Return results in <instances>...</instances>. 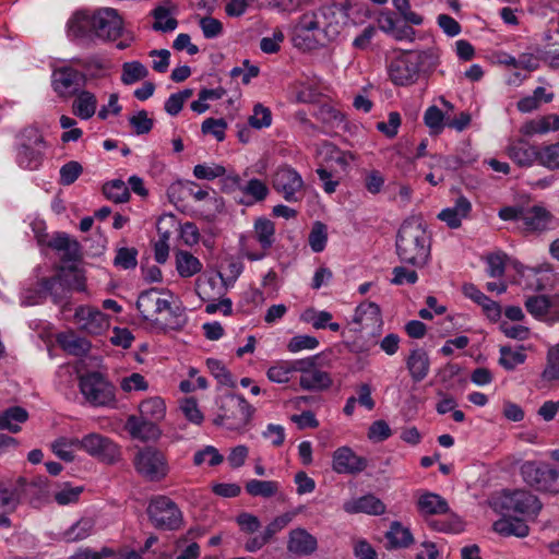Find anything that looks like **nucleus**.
Listing matches in <instances>:
<instances>
[{
  "instance_id": "f257e3e1",
  "label": "nucleus",
  "mask_w": 559,
  "mask_h": 559,
  "mask_svg": "<svg viewBox=\"0 0 559 559\" xmlns=\"http://www.w3.org/2000/svg\"><path fill=\"white\" fill-rule=\"evenodd\" d=\"M348 21V13L336 4H326L302 13L295 26L297 38L308 48L324 47L334 41Z\"/></svg>"
},
{
  "instance_id": "f03ea898",
  "label": "nucleus",
  "mask_w": 559,
  "mask_h": 559,
  "mask_svg": "<svg viewBox=\"0 0 559 559\" xmlns=\"http://www.w3.org/2000/svg\"><path fill=\"white\" fill-rule=\"evenodd\" d=\"M395 247L402 263L416 267L426 265L430 257V237L424 224L416 218L404 221L399 228Z\"/></svg>"
},
{
  "instance_id": "7ed1b4c3",
  "label": "nucleus",
  "mask_w": 559,
  "mask_h": 559,
  "mask_svg": "<svg viewBox=\"0 0 559 559\" xmlns=\"http://www.w3.org/2000/svg\"><path fill=\"white\" fill-rule=\"evenodd\" d=\"M157 288L142 292L136 300V308L145 321L153 322L163 330H180L187 323V316L180 307H171L168 298L162 297Z\"/></svg>"
},
{
  "instance_id": "20e7f679",
  "label": "nucleus",
  "mask_w": 559,
  "mask_h": 559,
  "mask_svg": "<svg viewBox=\"0 0 559 559\" xmlns=\"http://www.w3.org/2000/svg\"><path fill=\"white\" fill-rule=\"evenodd\" d=\"M275 242V224L266 217H258L253 223L252 236L241 235L239 252L247 260H263Z\"/></svg>"
},
{
  "instance_id": "39448f33",
  "label": "nucleus",
  "mask_w": 559,
  "mask_h": 559,
  "mask_svg": "<svg viewBox=\"0 0 559 559\" xmlns=\"http://www.w3.org/2000/svg\"><path fill=\"white\" fill-rule=\"evenodd\" d=\"M48 144L38 128L29 126L19 135L16 163L25 170H37L44 163Z\"/></svg>"
},
{
  "instance_id": "423d86ee",
  "label": "nucleus",
  "mask_w": 559,
  "mask_h": 559,
  "mask_svg": "<svg viewBox=\"0 0 559 559\" xmlns=\"http://www.w3.org/2000/svg\"><path fill=\"white\" fill-rule=\"evenodd\" d=\"M37 495L38 498L47 493L46 478L37 477L33 481H27L20 477L14 483H0V510L4 513H13L21 504L24 497Z\"/></svg>"
},
{
  "instance_id": "0eeeda50",
  "label": "nucleus",
  "mask_w": 559,
  "mask_h": 559,
  "mask_svg": "<svg viewBox=\"0 0 559 559\" xmlns=\"http://www.w3.org/2000/svg\"><path fill=\"white\" fill-rule=\"evenodd\" d=\"M221 413L215 417L216 426L239 429L248 425L254 413L252 405L240 394L228 393L222 397Z\"/></svg>"
},
{
  "instance_id": "6e6552de",
  "label": "nucleus",
  "mask_w": 559,
  "mask_h": 559,
  "mask_svg": "<svg viewBox=\"0 0 559 559\" xmlns=\"http://www.w3.org/2000/svg\"><path fill=\"white\" fill-rule=\"evenodd\" d=\"M426 58L424 51H406L391 59L388 73L392 83L400 86L416 83Z\"/></svg>"
},
{
  "instance_id": "1a4fd4ad",
  "label": "nucleus",
  "mask_w": 559,
  "mask_h": 559,
  "mask_svg": "<svg viewBox=\"0 0 559 559\" xmlns=\"http://www.w3.org/2000/svg\"><path fill=\"white\" fill-rule=\"evenodd\" d=\"M134 468L143 478L150 481H160L169 473L166 454L155 447L139 449L133 459Z\"/></svg>"
},
{
  "instance_id": "9d476101",
  "label": "nucleus",
  "mask_w": 559,
  "mask_h": 559,
  "mask_svg": "<svg viewBox=\"0 0 559 559\" xmlns=\"http://www.w3.org/2000/svg\"><path fill=\"white\" fill-rule=\"evenodd\" d=\"M147 514L158 530L176 531L182 524V513L178 506L166 496L154 497L147 507Z\"/></svg>"
},
{
  "instance_id": "9b49d317",
  "label": "nucleus",
  "mask_w": 559,
  "mask_h": 559,
  "mask_svg": "<svg viewBox=\"0 0 559 559\" xmlns=\"http://www.w3.org/2000/svg\"><path fill=\"white\" fill-rule=\"evenodd\" d=\"M80 391L94 406H107L115 402V386L97 371L80 377Z\"/></svg>"
},
{
  "instance_id": "f8f14e48",
  "label": "nucleus",
  "mask_w": 559,
  "mask_h": 559,
  "mask_svg": "<svg viewBox=\"0 0 559 559\" xmlns=\"http://www.w3.org/2000/svg\"><path fill=\"white\" fill-rule=\"evenodd\" d=\"M79 449L107 464L117 462L121 455L119 447L111 439L96 432L79 439Z\"/></svg>"
},
{
  "instance_id": "ddd939ff",
  "label": "nucleus",
  "mask_w": 559,
  "mask_h": 559,
  "mask_svg": "<svg viewBox=\"0 0 559 559\" xmlns=\"http://www.w3.org/2000/svg\"><path fill=\"white\" fill-rule=\"evenodd\" d=\"M272 187L287 202H298L304 180L296 169L288 165L280 166L272 175Z\"/></svg>"
},
{
  "instance_id": "4468645a",
  "label": "nucleus",
  "mask_w": 559,
  "mask_h": 559,
  "mask_svg": "<svg viewBox=\"0 0 559 559\" xmlns=\"http://www.w3.org/2000/svg\"><path fill=\"white\" fill-rule=\"evenodd\" d=\"M85 83V74L71 66L58 67L51 74L52 88L62 98L73 96Z\"/></svg>"
},
{
  "instance_id": "2eb2a0df",
  "label": "nucleus",
  "mask_w": 559,
  "mask_h": 559,
  "mask_svg": "<svg viewBox=\"0 0 559 559\" xmlns=\"http://www.w3.org/2000/svg\"><path fill=\"white\" fill-rule=\"evenodd\" d=\"M64 266L59 267V272L51 277H44L38 281V297L31 294L26 296L27 305L41 304L48 296L51 297L55 304H60L69 297V287L63 278Z\"/></svg>"
},
{
  "instance_id": "dca6fc26",
  "label": "nucleus",
  "mask_w": 559,
  "mask_h": 559,
  "mask_svg": "<svg viewBox=\"0 0 559 559\" xmlns=\"http://www.w3.org/2000/svg\"><path fill=\"white\" fill-rule=\"evenodd\" d=\"M501 506L508 512L527 516L536 515L542 509L538 498L526 490L506 491L501 499Z\"/></svg>"
},
{
  "instance_id": "f3484780",
  "label": "nucleus",
  "mask_w": 559,
  "mask_h": 559,
  "mask_svg": "<svg viewBox=\"0 0 559 559\" xmlns=\"http://www.w3.org/2000/svg\"><path fill=\"white\" fill-rule=\"evenodd\" d=\"M95 36L103 40L114 41L118 39L123 31V20L118 10L114 8H102L96 10Z\"/></svg>"
},
{
  "instance_id": "a211bd4d",
  "label": "nucleus",
  "mask_w": 559,
  "mask_h": 559,
  "mask_svg": "<svg viewBox=\"0 0 559 559\" xmlns=\"http://www.w3.org/2000/svg\"><path fill=\"white\" fill-rule=\"evenodd\" d=\"M521 474L526 484L538 490H548L559 479L557 469L532 461L521 466Z\"/></svg>"
},
{
  "instance_id": "6ab92c4d",
  "label": "nucleus",
  "mask_w": 559,
  "mask_h": 559,
  "mask_svg": "<svg viewBox=\"0 0 559 559\" xmlns=\"http://www.w3.org/2000/svg\"><path fill=\"white\" fill-rule=\"evenodd\" d=\"M353 323L357 324V332L370 331L371 334L379 332L383 321L381 309L376 302L364 301L357 306L353 318Z\"/></svg>"
},
{
  "instance_id": "aec40b11",
  "label": "nucleus",
  "mask_w": 559,
  "mask_h": 559,
  "mask_svg": "<svg viewBox=\"0 0 559 559\" xmlns=\"http://www.w3.org/2000/svg\"><path fill=\"white\" fill-rule=\"evenodd\" d=\"M79 329L88 334H102L108 326L106 316L97 308L80 306L74 313Z\"/></svg>"
},
{
  "instance_id": "412c9836",
  "label": "nucleus",
  "mask_w": 559,
  "mask_h": 559,
  "mask_svg": "<svg viewBox=\"0 0 559 559\" xmlns=\"http://www.w3.org/2000/svg\"><path fill=\"white\" fill-rule=\"evenodd\" d=\"M367 460L350 448L341 447L333 453V471L337 474H358L367 467Z\"/></svg>"
},
{
  "instance_id": "4be33fe9",
  "label": "nucleus",
  "mask_w": 559,
  "mask_h": 559,
  "mask_svg": "<svg viewBox=\"0 0 559 559\" xmlns=\"http://www.w3.org/2000/svg\"><path fill=\"white\" fill-rule=\"evenodd\" d=\"M317 549L318 539L306 528L297 527L289 532L287 540L288 552L299 557H308L313 555Z\"/></svg>"
},
{
  "instance_id": "5701e85b",
  "label": "nucleus",
  "mask_w": 559,
  "mask_h": 559,
  "mask_svg": "<svg viewBox=\"0 0 559 559\" xmlns=\"http://www.w3.org/2000/svg\"><path fill=\"white\" fill-rule=\"evenodd\" d=\"M506 152L509 158L519 167H531L535 162L539 163V147L532 145L524 139L511 141Z\"/></svg>"
},
{
  "instance_id": "b1692460",
  "label": "nucleus",
  "mask_w": 559,
  "mask_h": 559,
  "mask_svg": "<svg viewBox=\"0 0 559 559\" xmlns=\"http://www.w3.org/2000/svg\"><path fill=\"white\" fill-rule=\"evenodd\" d=\"M47 245L49 248L62 252L61 261L63 263H75L82 259L80 242L67 233H56Z\"/></svg>"
},
{
  "instance_id": "393cba45",
  "label": "nucleus",
  "mask_w": 559,
  "mask_h": 559,
  "mask_svg": "<svg viewBox=\"0 0 559 559\" xmlns=\"http://www.w3.org/2000/svg\"><path fill=\"white\" fill-rule=\"evenodd\" d=\"M124 428L133 439L142 441L156 440L160 436V430L156 423L141 416H129Z\"/></svg>"
},
{
  "instance_id": "a878e982",
  "label": "nucleus",
  "mask_w": 559,
  "mask_h": 559,
  "mask_svg": "<svg viewBox=\"0 0 559 559\" xmlns=\"http://www.w3.org/2000/svg\"><path fill=\"white\" fill-rule=\"evenodd\" d=\"M405 364L409 376L415 383L421 382L429 374L430 358L428 353L421 347L412 349L405 359Z\"/></svg>"
},
{
  "instance_id": "bb28decb",
  "label": "nucleus",
  "mask_w": 559,
  "mask_h": 559,
  "mask_svg": "<svg viewBox=\"0 0 559 559\" xmlns=\"http://www.w3.org/2000/svg\"><path fill=\"white\" fill-rule=\"evenodd\" d=\"M343 510L349 514L381 515L385 512V504L379 498L369 493L344 502Z\"/></svg>"
},
{
  "instance_id": "cd10ccee",
  "label": "nucleus",
  "mask_w": 559,
  "mask_h": 559,
  "mask_svg": "<svg viewBox=\"0 0 559 559\" xmlns=\"http://www.w3.org/2000/svg\"><path fill=\"white\" fill-rule=\"evenodd\" d=\"M96 11L92 14L76 12L68 23V34L73 38H88L95 35Z\"/></svg>"
},
{
  "instance_id": "c85d7f7f",
  "label": "nucleus",
  "mask_w": 559,
  "mask_h": 559,
  "mask_svg": "<svg viewBox=\"0 0 559 559\" xmlns=\"http://www.w3.org/2000/svg\"><path fill=\"white\" fill-rule=\"evenodd\" d=\"M465 297L472 299L479 305L485 314L492 321H497L501 316V307L498 302L491 300L483 292H480L474 284L467 283L462 287Z\"/></svg>"
},
{
  "instance_id": "c756f323",
  "label": "nucleus",
  "mask_w": 559,
  "mask_h": 559,
  "mask_svg": "<svg viewBox=\"0 0 559 559\" xmlns=\"http://www.w3.org/2000/svg\"><path fill=\"white\" fill-rule=\"evenodd\" d=\"M551 214L543 206L523 207L521 222L527 231H543L549 226Z\"/></svg>"
},
{
  "instance_id": "7c9ffc66",
  "label": "nucleus",
  "mask_w": 559,
  "mask_h": 559,
  "mask_svg": "<svg viewBox=\"0 0 559 559\" xmlns=\"http://www.w3.org/2000/svg\"><path fill=\"white\" fill-rule=\"evenodd\" d=\"M472 210V204L467 198L461 195L456 199L452 207H447L438 214V218L450 228H459L462 224V219L467 217Z\"/></svg>"
},
{
  "instance_id": "2f4dec72",
  "label": "nucleus",
  "mask_w": 559,
  "mask_h": 559,
  "mask_svg": "<svg viewBox=\"0 0 559 559\" xmlns=\"http://www.w3.org/2000/svg\"><path fill=\"white\" fill-rule=\"evenodd\" d=\"M417 510L423 516L447 514L449 512V504L440 495L424 491L418 496Z\"/></svg>"
},
{
  "instance_id": "473e14b6",
  "label": "nucleus",
  "mask_w": 559,
  "mask_h": 559,
  "mask_svg": "<svg viewBox=\"0 0 559 559\" xmlns=\"http://www.w3.org/2000/svg\"><path fill=\"white\" fill-rule=\"evenodd\" d=\"M72 103V114L82 120L91 119L97 109L96 96L86 90H80Z\"/></svg>"
},
{
  "instance_id": "72a5a7b5",
  "label": "nucleus",
  "mask_w": 559,
  "mask_h": 559,
  "mask_svg": "<svg viewBox=\"0 0 559 559\" xmlns=\"http://www.w3.org/2000/svg\"><path fill=\"white\" fill-rule=\"evenodd\" d=\"M57 341L62 349L73 356H84L91 349V343L73 332L60 333Z\"/></svg>"
},
{
  "instance_id": "f704fd0d",
  "label": "nucleus",
  "mask_w": 559,
  "mask_h": 559,
  "mask_svg": "<svg viewBox=\"0 0 559 559\" xmlns=\"http://www.w3.org/2000/svg\"><path fill=\"white\" fill-rule=\"evenodd\" d=\"M493 530L502 536L525 537L530 528L524 520L519 518H503L493 523Z\"/></svg>"
},
{
  "instance_id": "c9c22d12",
  "label": "nucleus",
  "mask_w": 559,
  "mask_h": 559,
  "mask_svg": "<svg viewBox=\"0 0 559 559\" xmlns=\"http://www.w3.org/2000/svg\"><path fill=\"white\" fill-rule=\"evenodd\" d=\"M28 413L21 406H12L0 413V430H9L16 433L21 430L20 424L25 423Z\"/></svg>"
},
{
  "instance_id": "e433bc0d",
  "label": "nucleus",
  "mask_w": 559,
  "mask_h": 559,
  "mask_svg": "<svg viewBox=\"0 0 559 559\" xmlns=\"http://www.w3.org/2000/svg\"><path fill=\"white\" fill-rule=\"evenodd\" d=\"M299 384L304 390L322 391L331 386L332 379L328 372L314 368L305 376H300Z\"/></svg>"
},
{
  "instance_id": "4c0bfd02",
  "label": "nucleus",
  "mask_w": 559,
  "mask_h": 559,
  "mask_svg": "<svg viewBox=\"0 0 559 559\" xmlns=\"http://www.w3.org/2000/svg\"><path fill=\"white\" fill-rule=\"evenodd\" d=\"M385 537L389 542V548H407L414 543L411 531L397 521L392 522Z\"/></svg>"
},
{
  "instance_id": "58836bf2",
  "label": "nucleus",
  "mask_w": 559,
  "mask_h": 559,
  "mask_svg": "<svg viewBox=\"0 0 559 559\" xmlns=\"http://www.w3.org/2000/svg\"><path fill=\"white\" fill-rule=\"evenodd\" d=\"M176 270L181 277H191L202 270L200 260L188 251L176 253Z\"/></svg>"
},
{
  "instance_id": "ea45409f",
  "label": "nucleus",
  "mask_w": 559,
  "mask_h": 559,
  "mask_svg": "<svg viewBox=\"0 0 559 559\" xmlns=\"http://www.w3.org/2000/svg\"><path fill=\"white\" fill-rule=\"evenodd\" d=\"M151 14L154 17L152 28L155 32L170 33L178 26L177 19L170 16V10L166 5H157Z\"/></svg>"
},
{
  "instance_id": "a19ab883",
  "label": "nucleus",
  "mask_w": 559,
  "mask_h": 559,
  "mask_svg": "<svg viewBox=\"0 0 559 559\" xmlns=\"http://www.w3.org/2000/svg\"><path fill=\"white\" fill-rule=\"evenodd\" d=\"M525 348L520 346L513 349L511 346H500L499 365L508 371H512L516 366L522 365L526 360Z\"/></svg>"
},
{
  "instance_id": "79ce46f5",
  "label": "nucleus",
  "mask_w": 559,
  "mask_h": 559,
  "mask_svg": "<svg viewBox=\"0 0 559 559\" xmlns=\"http://www.w3.org/2000/svg\"><path fill=\"white\" fill-rule=\"evenodd\" d=\"M139 411L141 417L157 423L164 418L166 406L160 397H151L140 404Z\"/></svg>"
},
{
  "instance_id": "37998d69",
  "label": "nucleus",
  "mask_w": 559,
  "mask_h": 559,
  "mask_svg": "<svg viewBox=\"0 0 559 559\" xmlns=\"http://www.w3.org/2000/svg\"><path fill=\"white\" fill-rule=\"evenodd\" d=\"M75 449H79V438L59 437L51 443L52 452L64 462L74 461Z\"/></svg>"
},
{
  "instance_id": "c03bdc74",
  "label": "nucleus",
  "mask_w": 559,
  "mask_h": 559,
  "mask_svg": "<svg viewBox=\"0 0 559 559\" xmlns=\"http://www.w3.org/2000/svg\"><path fill=\"white\" fill-rule=\"evenodd\" d=\"M103 193L108 200L115 203H124L130 199L129 189L121 179H114L106 182L103 186Z\"/></svg>"
},
{
  "instance_id": "a18cd8bd",
  "label": "nucleus",
  "mask_w": 559,
  "mask_h": 559,
  "mask_svg": "<svg viewBox=\"0 0 559 559\" xmlns=\"http://www.w3.org/2000/svg\"><path fill=\"white\" fill-rule=\"evenodd\" d=\"M280 485L274 480L251 479L246 484V491L252 497H273L278 491Z\"/></svg>"
},
{
  "instance_id": "49530a36",
  "label": "nucleus",
  "mask_w": 559,
  "mask_h": 559,
  "mask_svg": "<svg viewBox=\"0 0 559 559\" xmlns=\"http://www.w3.org/2000/svg\"><path fill=\"white\" fill-rule=\"evenodd\" d=\"M121 70V82L126 85L134 84L148 75V70L140 61L124 62Z\"/></svg>"
},
{
  "instance_id": "de8ad7c7",
  "label": "nucleus",
  "mask_w": 559,
  "mask_h": 559,
  "mask_svg": "<svg viewBox=\"0 0 559 559\" xmlns=\"http://www.w3.org/2000/svg\"><path fill=\"white\" fill-rule=\"evenodd\" d=\"M240 191L251 198V201L246 203L247 205L264 201L270 192L267 186L257 178L250 179L246 185L240 187Z\"/></svg>"
},
{
  "instance_id": "09e8293b",
  "label": "nucleus",
  "mask_w": 559,
  "mask_h": 559,
  "mask_svg": "<svg viewBox=\"0 0 559 559\" xmlns=\"http://www.w3.org/2000/svg\"><path fill=\"white\" fill-rule=\"evenodd\" d=\"M63 278L66 285L70 290L85 292L86 290V277L84 272L78 269L75 265L64 266Z\"/></svg>"
},
{
  "instance_id": "8fccbe9b",
  "label": "nucleus",
  "mask_w": 559,
  "mask_h": 559,
  "mask_svg": "<svg viewBox=\"0 0 559 559\" xmlns=\"http://www.w3.org/2000/svg\"><path fill=\"white\" fill-rule=\"evenodd\" d=\"M539 165L549 170L559 168V141L539 147Z\"/></svg>"
},
{
  "instance_id": "3c124183",
  "label": "nucleus",
  "mask_w": 559,
  "mask_h": 559,
  "mask_svg": "<svg viewBox=\"0 0 559 559\" xmlns=\"http://www.w3.org/2000/svg\"><path fill=\"white\" fill-rule=\"evenodd\" d=\"M138 250L135 248L122 247L117 249L114 265L123 270H132L138 265Z\"/></svg>"
},
{
  "instance_id": "603ef678",
  "label": "nucleus",
  "mask_w": 559,
  "mask_h": 559,
  "mask_svg": "<svg viewBox=\"0 0 559 559\" xmlns=\"http://www.w3.org/2000/svg\"><path fill=\"white\" fill-rule=\"evenodd\" d=\"M328 241L326 226L321 222H316L308 237L311 250L319 253L324 250Z\"/></svg>"
},
{
  "instance_id": "864d4df0",
  "label": "nucleus",
  "mask_w": 559,
  "mask_h": 559,
  "mask_svg": "<svg viewBox=\"0 0 559 559\" xmlns=\"http://www.w3.org/2000/svg\"><path fill=\"white\" fill-rule=\"evenodd\" d=\"M424 122L431 134H439L444 128V115L437 106H430L424 114Z\"/></svg>"
},
{
  "instance_id": "5fc2aeb1",
  "label": "nucleus",
  "mask_w": 559,
  "mask_h": 559,
  "mask_svg": "<svg viewBox=\"0 0 559 559\" xmlns=\"http://www.w3.org/2000/svg\"><path fill=\"white\" fill-rule=\"evenodd\" d=\"M526 310L535 318L548 317L549 304L547 295L531 296L525 301Z\"/></svg>"
},
{
  "instance_id": "6e6d98bb",
  "label": "nucleus",
  "mask_w": 559,
  "mask_h": 559,
  "mask_svg": "<svg viewBox=\"0 0 559 559\" xmlns=\"http://www.w3.org/2000/svg\"><path fill=\"white\" fill-rule=\"evenodd\" d=\"M542 378L546 381L559 379V344L549 348L547 353V365L542 373Z\"/></svg>"
},
{
  "instance_id": "4d7b16f0",
  "label": "nucleus",
  "mask_w": 559,
  "mask_h": 559,
  "mask_svg": "<svg viewBox=\"0 0 559 559\" xmlns=\"http://www.w3.org/2000/svg\"><path fill=\"white\" fill-rule=\"evenodd\" d=\"M93 530V523L88 519H82L72 525L66 533L64 538L67 542H78L90 536Z\"/></svg>"
},
{
  "instance_id": "13d9d810",
  "label": "nucleus",
  "mask_w": 559,
  "mask_h": 559,
  "mask_svg": "<svg viewBox=\"0 0 559 559\" xmlns=\"http://www.w3.org/2000/svg\"><path fill=\"white\" fill-rule=\"evenodd\" d=\"M206 366L211 373L218 380L221 384L230 388L235 386L231 373L226 369L222 361H219L218 359L209 358L206 360Z\"/></svg>"
},
{
  "instance_id": "bf43d9fd",
  "label": "nucleus",
  "mask_w": 559,
  "mask_h": 559,
  "mask_svg": "<svg viewBox=\"0 0 559 559\" xmlns=\"http://www.w3.org/2000/svg\"><path fill=\"white\" fill-rule=\"evenodd\" d=\"M209 459L210 466H217L224 461V456L213 445H206L202 450L197 451L193 456L194 465L199 466Z\"/></svg>"
},
{
  "instance_id": "052dcab7",
  "label": "nucleus",
  "mask_w": 559,
  "mask_h": 559,
  "mask_svg": "<svg viewBox=\"0 0 559 559\" xmlns=\"http://www.w3.org/2000/svg\"><path fill=\"white\" fill-rule=\"evenodd\" d=\"M293 374L289 361H281L269 368L266 376L270 381L275 383H287Z\"/></svg>"
},
{
  "instance_id": "680f3d73",
  "label": "nucleus",
  "mask_w": 559,
  "mask_h": 559,
  "mask_svg": "<svg viewBox=\"0 0 559 559\" xmlns=\"http://www.w3.org/2000/svg\"><path fill=\"white\" fill-rule=\"evenodd\" d=\"M225 174V167L218 164H198L193 168V175L198 179L213 180L218 177H224Z\"/></svg>"
},
{
  "instance_id": "e2e57ef3",
  "label": "nucleus",
  "mask_w": 559,
  "mask_h": 559,
  "mask_svg": "<svg viewBox=\"0 0 559 559\" xmlns=\"http://www.w3.org/2000/svg\"><path fill=\"white\" fill-rule=\"evenodd\" d=\"M83 171V167L79 162L71 160L60 168V180L62 186H70L76 181Z\"/></svg>"
},
{
  "instance_id": "0e129e2a",
  "label": "nucleus",
  "mask_w": 559,
  "mask_h": 559,
  "mask_svg": "<svg viewBox=\"0 0 559 559\" xmlns=\"http://www.w3.org/2000/svg\"><path fill=\"white\" fill-rule=\"evenodd\" d=\"M249 124L255 129L271 126L272 114L267 107L257 104L253 108V115L249 117Z\"/></svg>"
},
{
  "instance_id": "69168bd1",
  "label": "nucleus",
  "mask_w": 559,
  "mask_h": 559,
  "mask_svg": "<svg viewBox=\"0 0 559 559\" xmlns=\"http://www.w3.org/2000/svg\"><path fill=\"white\" fill-rule=\"evenodd\" d=\"M227 123L224 119L207 118L202 122V132L205 134H213L217 141L225 139V130Z\"/></svg>"
},
{
  "instance_id": "338daca9",
  "label": "nucleus",
  "mask_w": 559,
  "mask_h": 559,
  "mask_svg": "<svg viewBox=\"0 0 559 559\" xmlns=\"http://www.w3.org/2000/svg\"><path fill=\"white\" fill-rule=\"evenodd\" d=\"M129 122L138 135L148 133L154 126L153 120L148 118L147 111L145 110H140L136 115L130 117Z\"/></svg>"
},
{
  "instance_id": "774afa93",
  "label": "nucleus",
  "mask_w": 559,
  "mask_h": 559,
  "mask_svg": "<svg viewBox=\"0 0 559 559\" xmlns=\"http://www.w3.org/2000/svg\"><path fill=\"white\" fill-rule=\"evenodd\" d=\"M284 34L280 28L274 29L271 37H263L260 40V49L267 55L276 53L281 49V44L284 41Z\"/></svg>"
}]
</instances>
